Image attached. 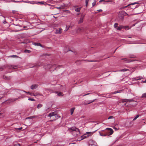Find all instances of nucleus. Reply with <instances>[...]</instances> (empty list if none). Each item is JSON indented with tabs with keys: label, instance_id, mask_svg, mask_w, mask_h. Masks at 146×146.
I'll list each match as a JSON object with an SVG mask.
<instances>
[{
	"label": "nucleus",
	"instance_id": "c03bdc74",
	"mask_svg": "<svg viewBox=\"0 0 146 146\" xmlns=\"http://www.w3.org/2000/svg\"><path fill=\"white\" fill-rule=\"evenodd\" d=\"M56 8L57 9H61V7H56Z\"/></svg>",
	"mask_w": 146,
	"mask_h": 146
},
{
	"label": "nucleus",
	"instance_id": "39448f33",
	"mask_svg": "<svg viewBox=\"0 0 146 146\" xmlns=\"http://www.w3.org/2000/svg\"><path fill=\"white\" fill-rule=\"evenodd\" d=\"M106 129L108 130L107 132L109 133V134L108 135H111L113 132V130L111 128H106Z\"/></svg>",
	"mask_w": 146,
	"mask_h": 146
},
{
	"label": "nucleus",
	"instance_id": "9d476101",
	"mask_svg": "<svg viewBox=\"0 0 146 146\" xmlns=\"http://www.w3.org/2000/svg\"><path fill=\"white\" fill-rule=\"evenodd\" d=\"M38 86V85L37 84L33 85L31 86V88L32 90H34Z\"/></svg>",
	"mask_w": 146,
	"mask_h": 146
},
{
	"label": "nucleus",
	"instance_id": "4c0bfd02",
	"mask_svg": "<svg viewBox=\"0 0 146 146\" xmlns=\"http://www.w3.org/2000/svg\"><path fill=\"white\" fill-rule=\"evenodd\" d=\"M35 94L34 93H30V95H31V96H35Z\"/></svg>",
	"mask_w": 146,
	"mask_h": 146
},
{
	"label": "nucleus",
	"instance_id": "3c124183",
	"mask_svg": "<svg viewBox=\"0 0 146 146\" xmlns=\"http://www.w3.org/2000/svg\"><path fill=\"white\" fill-rule=\"evenodd\" d=\"M68 29H66V31H67L68 30Z\"/></svg>",
	"mask_w": 146,
	"mask_h": 146
},
{
	"label": "nucleus",
	"instance_id": "f03ea898",
	"mask_svg": "<svg viewBox=\"0 0 146 146\" xmlns=\"http://www.w3.org/2000/svg\"><path fill=\"white\" fill-rule=\"evenodd\" d=\"M97 131V130L93 131L86 132L83 135L81 136V137L82 138L80 139V140H82L84 138L88 137L90 136H91Z\"/></svg>",
	"mask_w": 146,
	"mask_h": 146
},
{
	"label": "nucleus",
	"instance_id": "de8ad7c7",
	"mask_svg": "<svg viewBox=\"0 0 146 146\" xmlns=\"http://www.w3.org/2000/svg\"><path fill=\"white\" fill-rule=\"evenodd\" d=\"M97 11H102V10L101 9H99V10H98Z\"/></svg>",
	"mask_w": 146,
	"mask_h": 146
},
{
	"label": "nucleus",
	"instance_id": "dca6fc26",
	"mask_svg": "<svg viewBox=\"0 0 146 146\" xmlns=\"http://www.w3.org/2000/svg\"><path fill=\"white\" fill-rule=\"evenodd\" d=\"M17 99H10L9 100H8V101H9V102L10 103L13 102L14 101H15Z\"/></svg>",
	"mask_w": 146,
	"mask_h": 146
},
{
	"label": "nucleus",
	"instance_id": "7ed1b4c3",
	"mask_svg": "<svg viewBox=\"0 0 146 146\" xmlns=\"http://www.w3.org/2000/svg\"><path fill=\"white\" fill-rule=\"evenodd\" d=\"M48 116L50 117V118H51L52 117H54L53 118V119L50 120V121H52L55 120L57 118V116L56 115V113L55 111L50 113L48 115Z\"/></svg>",
	"mask_w": 146,
	"mask_h": 146
},
{
	"label": "nucleus",
	"instance_id": "b1692460",
	"mask_svg": "<svg viewBox=\"0 0 146 146\" xmlns=\"http://www.w3.org/2000/svg\"><path fill=\"white\" fill-rule=\"evenodd\" d=\"M139 117V115H137L136 117L133 119V120L135 121V120L137 118H138Z\"/></svg>",
	"mask_w": 146,
	"mask_h": 146
},
{
	"label": "nucleus",
	"instance_id": "f8f14e48",
	"mask_svg": "<svg viewBox=\"0 0 146 146\" xmlns=\"http://www.w3.org/2000/svg\"><path fill=\"white\" fill-rule=\"evenodd\" d=\"M136 80H139L143 79V78L141 76H139L138 77H136L134 78Z\"/></svg>",
	"mask_w": 146,
	"mask_h": 146
},
{
	"label": "nucleus",
	"instance_id": "37998d69",
	"mask_svg": "<svg viewBox=\"0 0 146 146\" xmlns=\"http://www.w3.org/2000/svg\"><path fill=\"white\" fill-rule=\"evenodd\" d=\"M89 146H97L95 145H89Z\"/></svg>",
	"mask_w": 146,
	"mask_h": 146
},
{
	"label": "nucleus",
	"instance_id": "393cba45",
	"mask_svg": "<svg viewBox=\"0 0 146 146\" xmlns=\"http://www.w3.org/2000/svg\"><path fill=\"white\" fill-rule=\"evenodd\" d=\"M35 94V96H41V95L40 94L38 93V92H36L35 93H34Z\"/></svg>",
	"mask_w": 146,
	"mask_h": 146
},
{
	"label": "nucleus",
	"instance_id": "4468645a",
	"mask_svg": "<svg viewBox=\"0 0 146 146\" xmlns=\"http://www.w3.org/2000/svg\"><path fill=\"white\" fill-rule=\"evenodd\" d=\"M123 26L120 25L119 27H117L116 28V29L117 30L120 31L122 29H123Z\"/></svg>",
	"mask_w": 146,
	"mask_h": 146
},
{
	"label": "nucleus",
	"instance_id": "58836bf2",
	"mask_svg": "<svg viewBox=\"0 0 146 146\" xmlns=\"http://www.w3.org/2000/svg\"><path fill=\"white\" fill-rule=\"evenodd\" d=\"M105 0H100L99 1V3H101L102 1H104L105 2Z\"/></svg>",
	"mask_w": 146,
	"mask_h": 146
},
{
	"label": "nucleus",
	"instance_id": "a18cd8bd",
	"mask_svg": "<svg viewBox=\"0 0 146 146\" xmlns=\"http://www.w3.org/2000/svg\"><path fill=\"white\" fill-rule=\"evenodd\" d=\"M135 24H133V25H132L131 26V27H134L135 26Z\"/></svg>",
	"mask_w": 146,
	"mask_h": 146
},
{
	"label": "nucleus",
	"instance_id": "f3484780",
	"mask_svg": "<svg viewBox=\"0 0 146 146\" xmlns=\"http://www.w3.org/2000/svg\"><path fill=\"white\" fill-rule=\"evenodd\" d=\"M129 70V69H128L124 68L120 70L119 71H118L119 72H125L126 71H127Z\"/></svg>",
	"mask_w": 146,
	"mask_h": 146
},
{
	"label": "nucleus",
	"instance_id": "a19ab883",
	"mask_svg": "<svg viewBox=\"0 0 146 146\" xmlns=\"http://www.w3.org/2000/svg\"><path fill=\"white\" fill-rule=\"evenodd\" d=\"M23 92H25V93H27L28 94H30V93L29 92H26L25 91H23Z\"/></svg>",
	"mask_w": 146,
	"mask_h": 146
},
{
	"label": "nucleus",
	"instance_id": "4be33fe9",
	"mask_svg": "<svg viewBox=\"0 0 146 146\" xmlns=\"http://www.w3.org/2000/svg\"><path fill=\"white\" fill-rule=\"evenodd\" d=\"M63 95V94L61 92L58 93L57 94V95L59 96H62Z\"/></svg>",
	"mask_w": 146,
	"mask_h": 146
},
{
	"label": "nucleus",
	"instance_id": "2f4dec72",
	"mask_svg": "<svg viewBox=\"0 0 146 146\" xmlns=\"http://www.w3.org/2000/svg\"><path fill=\"white\" fill-rule=\"evenodd\" d=\"M96 1H94V2H93V3H92V6H94L96 4Z\"/></svg>",
	"mask_w": 146,
	"mask_h": 146
},
{
	"label": "nucleus",
	"instance_id": "c9c22d12",
	"mask_svg": "<svg viewBox=\"0 0 146 146\" xmlns=\"http://www.w3.org/2000/svg\"><path fill=\"white\" fill-rule=\"evenodd\" d=\"M38 4H44V2H43L41 1V2H38Z\"/></svg>",
	"mask_w": 146,
	"mask_h": 146
},
{
	"label": "nucleus",
	"instance_id": "e433bc0d",
	"mask_svg": "<svg viewBox=\"0 0 146 146\" xmlns=\"http://www.w3.org/2000/svg\"><path fill=\"white\" fill-rule=\"evenodd\" d=\"M114 118V117H113V116H110L108 118V119H112V118Z\"/></svg>",
	"mask_w": 146,
	"mask_h": 146
},
{
	"label": "nucleus",
	"instance_id": "473e14b6",
	"mask_svg": "<svg viewBox=\"0 0 146 146\" xmlns=\"http://www.w3.org/2000/svg\"><path fill=\"white\" fill-rule=\"evenodd\" d=\"M10 57H17L18 56L16 55H13L10 56Z\"/></svg>",
	"mask_w": 146,
	"mask_h": 146
},
{
	"label": "nucleus",
	"instance_id": "c756f323",
	"mask_svg": "<svg viewBox=\"0 0 146 146\" xmlns=\"http://www.w3.org/2000/svg\"><path fill=\"white\" fill-rule=\"evenodd\" d=\"M113 0H105V2L108 3L109 2H112Z\"/></svg>",
	"mask_w": 146,
	"mask_h": 146
},
{
	"label": "nucleus",
	"instance_id": "7c9ffc66",
	"mask_svg": "<svg viewBox=\"0 0 146 146\" xmlns=\"http://www.w3.org/2000/svg\"><path fill=\"white\" fill-rule=\"evenodd\" d=\"M89 0H86V6H87Z\"/></svg>",
	"mask_w": 146,
	"mask_h": 146
},
{
	"label": "nucleus",
	"instance_id": "423d86ee",
	"mask_svg": "<svg viewBox=\"0 0 146 146\" xmlns=\"http://www.w3.org/2000/svg\"><path fill=\"white\" fill-rule=\"evenodd\" d=\"M62 28H60L56 29L55 33L56 34H60L62 32Z\"/></svg>",
	"mask_w": 146,
	"mask_h": 146
},
{
	"label": "nucleus",
	"instance_id": "8fccbe9b",
	"mask_svg": "<svg viewBox=\"0 0 146 146\" xmlns=\"http://www.w3.org/2000/svg\"><path fill=\"white\" fill-rule=\"evenodd\" d=\"M68 29H66V31H67L68 30Z\"/></svg>",
	"mask_w": 146,
	"mask_h": 146
},
{
	"label": "nucleus",
	"instance_id": "1a4fd4ad",
	"mask_svg": "<svg viewBox=\"0 0 146 146\" xmlns=\"http://www.w3.org/2000/svg\"><path fill=\"white\" fill-rule=\"evenodd\" d=\"M84 15H82L78 23H81L83 22L84 18Z\"/></svg>",
	"mask_w": 146,
	"mask_h": 146
},
{
	"label": "nucleus",
	"instance_id": "864d4df0",
	"mask_svg": "<svg viewBox=\"0 0 146 146\" xmlns=\"http://www.w3.org/2000/svg\"><path fill=\"white\" fill-rule=\"evenodd\" d=\"M1 68H2V67H0V69H1Z\"/></svg>",
	"mask_w": 146,
	"mask_h": 146
},
{
	"label": "nucleus",
	"instance_id": "6e6552de",
	"mask_svg": "<svg viewBox=\"0 0 146 146\" xmlns=\"http://www.w3.org/2000/svg\"><path fill=\"white\" fill-rule=\"evenodd\" d=\"M133 100L132 99H124L123 100L122 102H128L133 101Z\"/></svg>",
	"mask_w": 146,
	"mask_h": 146
},
{
	"label": "nucleus",
	"instance_id": "f257e3e1",
	"mask_svg": "<svg viewBox=\"0 0 146 146\" xmlns=\"http://www.w3.org/2000/svg\"><path fill=\"white\" fill-rule=\"evenodd\" d=\"M69 131L75 137H77L80 136V131L79 129L75 127H73L68 129Z\"/></svg>",
	"mask_w": 146,
	"mask_h": 146
},
{
	"label": "nucleus",
	"instance_id": "ddd939ff",
	"mask_svg": "<svg viewBox=\"0 0 146 146\" xmlns=\"http://www.w3.org/2000/svg\"><path fill=\"white\" fill-rule=\"evenodd\" d=\"M33 44L37 46H42V45L40 43H38V42L34 43Z\"/></svg>",
	"mask_w": 146,
	"mask_h": 146
},
{
	"label": "nucleus",
	"instance_id": "79ce46f5",
	"mask_svg": "<svg viewBox=\"0 0 146 146\" xmlns=\"http://www.w3.org/2000/svg\"><path fill=\"white\" fill-rule=\"evenodd\" d=\"M135 56H130V57L132 58H135Z\"/></svg>",
	"mask_w": 146,
	"mask_h": 146
},
{
	"label": "nucleus",
	"instance_id": "09e8293b",
	"mask_svg": "<svg viewBox=\"0 0 146 146\" xmlns=\"http://www.w3.org/2000/svg\"><path fill=\"white\" fill-rule=\"evenodd\" d=\"M89 94H90L89 93H88V94H86L84 95L83 96H86V95H89Z\"/></svg>",
	"mask_w": 146,
	"mask_h": 146
},
{
	"label": "nucleus",
	"instance_id": "5fc2aeb1",
	"mask_svg": "<svg viewBox=\"0 0 146 146\" xmlns=\"http://www.w3.org/2000/svg\"><path fill=\"white\" fill-rule=\"evenodd\" d=\"M54 17L55 18H56V17Z\"/></svg>",
	"mask_w": 146,
	"mask_h": 146
},
{
	"label": "nucleus",
	"instance_id": "a878e982",
	"mask_svg": "<svg viewBox=\"0 0 146 146\" xmlns=\"http://www.w3.org/2000/svg\"><path fill=\"white\" fill-rule=\"evenodd\" d=\"M24 52H27L29 53L31 52V51L28 50H25L24 51Z\"/></svg>",
	"mask_w": 146,
	"mask_h": 146
},
{
	"label": "nucleus",
	"instance_id": "6ab92c4d",
	"mask_svg": "<svg viewBox=\"0 0 146 146\" xmlns=\"http://www.w3.org/2000/svg\"><path fill=\"white\" fill-rule=\"evenodd\" d=\"M35 117H36V116H33L31 117H29L26 118V119H33V118H35Z\"/></svg>",
	"mask_w": 146,
	"mask_h": 146
},
{
	"label": "nucleus",
	"instance_id": "412c9836",
	"mask_svg": "<svg viewBox=\"0 0 146 146\" xmlns=\"http://www.w3.org/2000/svg\"><path fill=\"white\" fill-rule=\"evenodd\" d=\"M99 134H100V135H101V136H105L107 135L106 134H104L103 133H100V132H99Z\"/></svg>",
	"mask_w": 146,
	"mask_h": 146
},
{
	"label": "nucleus",
	"instance_id": "9b49d317",
	"mask_svg": "<svg viewBox=\"0 0 146 146\" xmlns=\"http://www.w3.org/2000/svg\"><path fill=\"white\" fill-rule=\"evenodd\" d=\"M123 29H125L126 30L129 29L131 28V27H129L128 26H123Z\"/></svg>",
	"mask_w": 146,
	"mask_h": 146
},
{
	"label": "nucleus",
	"instance_id": "0eeeda50",
	"mask_svg": "<svg viewBox=\"0 0 146 146\" xmlns=\"http://www.w3.org/2000/svg\"><path fill=\"white\" fill-rule=\"evenodd\" d=\"M17 66L11 65H8L7 66V67L9 69H15L17 68Z\"/></svg>",
	"mask_w": 146,
	"mask_h": 146
},
{
	"label": "nucleus",
	"instance_id": "72a5a7b5",
	"mask_svg": "<svg viewBox=\"0 0 146 146\" xmlns=\"http://www.w3.org/2000/svg\"><path fill=\"white\" fill-rule=\"evenodd\" d=\"M28 100H31V101H35V100L34 99H33V98H29L28 99Z\"/></svg>",
	"mask_w": 146,
	"mask_h": 146
},
{
	"label": "nucleus",
	"instance_id": "cd10ccee",
	"mask_svg": "<svg viewBox=\"0 0 146 146\" xmlns=\"http://www.w3.org/2000/svg\"><path fill=\"white\" fill-rule=\"evenodd\" d=\"M23 128L22 127L19 128H16L15 129L16 131H17L18 130H20Z\"/></svg>",
	"mask_w": 146,
	"mask_h": 146
},
{
	"label": "nucleus",
	"instance_id": "ea45409f",
	"mask_svg": "<svg viewBox=\"0 0 146 146\" xmlns=\"http://www.w3.org/2000/svg\"><path fill=\"white\" fill-rule=\"evenodd\" d=\"M95 100H93L91 102H90L89 103H88V104H90V103H91L92 102H94V101Z\"/></svg>",
	"mask_w": 146,
	"mask_h": 146
},
{
	"label": "nucleus",
	"instance_id": "20e7f679",
	"mask_svg": "<svg viewBox=\"0 0 146 146\" xmlns=\"http://www.w3.org/2000/svg\"><path fill=\"white\" fill-rule=\"evenodd\" d=\"M138 3L136 2H135V3H131L130 4H129L127 6H125V7H123V8H121V9H123L126 8L128 6H130V7L131 9H134L135 8L137 7V6L136 5V6H133V5H134L138 4Z\"/></svg>",
	"mask_w": 146,
	"mask_h": 146
},
{
	"label": "nucleus",
	"instance_id": "f704fd0d",
	"mask_svg": "<svg viewBox=\"0 0 146 146\" xmlns=\"http://www.w3.org/2000/svg\"><path fill=\"white\" fill-rule=\"evenodd\" d=\"M13 146H20V145L19 143H16Z\"/></svg>",
	"mask_w": 146,
	"mask_h": 146
},
{
	"label": "nucleus",
	"instance_id": "603ef678",
	"mask_svg": "<svg viewBox=\"0 0 146 146\" xmlns=\"http://www.w3.org/2000/svg\"><path fill=\"white\" fill-rule=\"evenodd\" d=\"M117 93V92H114V93Z\"/></svg>",
	"mask_w": 146,
	"mask_h": 146
},
{
	"label": "nucleus",
	"instance_id": "aec40b11",
	"mask_svg": "<svg viewBox=\"0 0 146 146\" xmlns=\"http://www.w3.org/2000/svg\"><path fill=\"white\" fill-rule=\"evenodd\" d=\"M81 7H79L76 9L75 11L76 12H80L81 10Z\"/></svg>",
	"mask_w": 146,
	"mask_h": 146
},
{
	"label": "nucleus",
	"instance_id": "2eb2a0df",
	"mask_svg": "<svg viewBox=\"0 0 146 146\" xmlns=\"http://www.w3.org/2000/svg\"><path fill=\"white\" fill-rule=\"evenodd\" d=\"M75 108H73L70 109V114L71 115L73 114Z\"/></svg>",
	"mask_w": 146,
	"mask_h": 146
},
{
	"label": "nucleus",
	"instance_id": "5701e85b",
	"mask_svg": "<svg viewBox=\"0 0 146 146\" xmlns=\"http://www.w3.org/2000/svg\"><path fill=\"white\" fill-rule=\"evenodd\" d=\"M118 24L117 23H115L114 25V27L116 29L118 27Z\"/></svg>",
	"mask_w": 146,
	"mask_h": 146
},
{
	"label": "nucleus",
	"instance_id": "c85d7f7f",
	"mask_svg": "<svg viewBox=\"0 0 146 146\" xmlns=\"http://www.w3.org/2000/svg\"><path fill=\"white\" fill-rule=\"evenodd\" d=\"M142 98H146V93H145L142 94Z\"/></svg>",
	"mask_w": 146,
	"mask_h": 146
},
{
	"label": "nucleus",
	"instance_id": "49530a36",
	"mask_svg": "<svg viewBox=\"0 0 146 146\" xmlns=\"http://www.w3.org/2000/svg\"><path fill=\"white\" fill-rule=\"evenodd\" d=\"M142 82L143 83H146V80H145L144 81H142Z\"/></svg>",
	"mask_w": 146,
	"mask_h": 146
},
{
	"label": "nucleus",
	"instance_id": "bb28decb",
	"mask_svg": "<svg viewBox=\"0 0 146 146\" xmlns=\"http://www.w3.org/2000/svg\"><path fill=\"white\" fill-rule=\"evenodd\" d=\"M42 105L41 104H38L37 105V108H39L41 107H42Z\"/></svg>",
	"mask_w": 146,
	"mask_h": 146
},
{
	"label": "nucleus",
	"instance_id": "a211bd4d",
	"mask_svg": "<svg viewBox=\"0 0 146 146\" xmlns=\"http://www.w3.org/2000/svg\"><path fill=\"white\" fill-rule=\"evenodd\" d=\"M3 78L4 79L7 80H9L10 79V77H8L6 76H3Z\"/></svg>",
	"mask_w": 146,
	"mask_h": 146
},
{
	"label": "nucleus",
	"instance_id": "6e6d98bb",
	"mask_svg": "<svg viewBox=\"0 0 146 146\" xmlns=\"http://www.w3.org/2000/svg\"><path fill=\"white\" fill-rule=\"evenodd\" d=\"M93 61H90V62H93Z\"/></svg>",
	"mask_w": 146,
	"mask_h": 146
}]
</instances>
